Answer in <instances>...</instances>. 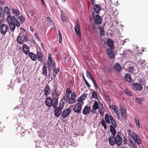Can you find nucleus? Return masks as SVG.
<instances>
[{"mask_svg":"<svg viewBox=\"0 0 148 148\" xmlns=\"http://www.w3.org/2000/svg\"><path fill=\"white\" fill-rule=\"evenodd\" d=\"M109 142L110 145H113L115 143V138H114V136H110L109 139Z\"/></svg>","mask_w":148,"mask_h":148,"instance_id":"obj_26","label":"nucleus"},{"mask_svg":"<svg viewBox=\"0 0 148 148\" xmlns=\"http://www.w3.org/2000/svg\"><path fill=\"white\" fill-rule=\"evenodd\" d=\"M136 142H134L132 141V140L130 141L131 144V145L134 148H136V145L135 143Z\"/></svg>","mask_w":148,"mask_h":148,"instance_id":"obj_49","label":"nucleus"},{"mask_svg":"<svg viewBox=\"0 0 148 148\" xmlns=\"http://www.w3.org/2000/svg\"><path fill=\"white\" fill-rule=\"evenodd\" d=\"M19 20L21 22L23 23L25 21V18L23 16H19Z\"/></svg>","mask_w":148,"mask_h":148,"instance_id":"obj_51","label":"nucleus"},{"mask_svg":"<svg viewBox=\"0 0 148 148\" xmlns=\"http://www.w3.org/2000/svg\"><path fill=\"white\" fill-rule=\"evenodd\" d=\"M110 119L111 121V123L113 127H117V125L116 123V122L112 117L111 115L109 116Z\"/></svg>","mask_w":148,"mask_h":148,"instance_id":"obj_28","label":"nucleus"},{"mask_svg":"<svg viewBox=\"0 0 148 148\" xmlns=\"http://www.w3.org/2000/svg\"><path fill=\"white\" fill-rule=\"evenodd\" d=\"M87 95V93H84L83 95L80 96L78 98L77 100V102H81V104H82V105H83L84 103L83 101L85 99Z\"/></svg>","mask_w":148,"mask_h":148,"instance_id":"obj_15","label":"nucleus"},{"mask_svg":"<svg viewBox=\"0 0 148 148\" xmlns=\"http://www.w3.org/2000/svg\"><path fill=\"white\" fill-rule=\"evenodd\" d=\"M80 24L78 21H77L75 26V31L78 36L80 37L81 34L80 32Z\"/></svg>","mask_w":148,"mask_h":148,"instance_id":"obj_7","label":"nucleus"},{"mask_svg":"<svg viewBox=\"0 0 148 148\" xmlns=\"http://www.w3.org/2000/svg\"><path fill=\"white\" fill-rule=\"evenodd\" d=\"M90 111H91L90 107L86 106L83 109L82 113L84 115H86L89 114Z\"/></svg>","mask_w":148,"mask_h":148,"instance_id":"obj_16","label":"nucleus"},{"mask_svg":"<svg viewBox=\"0 0 148 148\" xmlns=\"http://www.w3.org/2000/svg\"><path fill=\"white\" fill-rule=\"evenodd\" d=\"M4 15V13L3 9L0 7V17H3Z\"/></svg>","mask_w":148,"mask_h":148,"instance_id":"obj_47","label":"nucleus"},{"mask_svg":"<svg viewBox=\"0 0 148 148\" xmlns=\"http://www.w3.org/2000/svg\"><path fill=\"white\" fill-rule=\"evenodd\" d=\"M63 99L61 100L59 107L56 108L54 111V113L56 117L59 116L62 113V110L64 108V103L62 101Z\"/></svg>","mask_w":148,"mask_h":148,"instance_id":"obj_3","label":"nucleus"},{"mask_svg":"<svg viewBox=\"0 0 148 148\" xmlns=\"http://www.w3.org/2000/svg\"><path fill=\"white\" fill-rule=\"evenodd\" d=\"M99 29L100 30V34L101 35H103L104 34V28L102 27H99Z\"/></svg>","mask_w":148,"mask_h":148,"instance_id":"obj_42","label":"nucleus"},{"mask_svg":"<svg viewBox=\"0 0 148 148\" xmlns=\"http://www.w3.org/2000/svg\"><path fill=\"white\" fill-rule=\"evenodd\" d=\"M8 29V27L5 24H2L1 27V32L3 35L5 34Z\"/></svg>","mask_w":148,"mask_h":148,"instance_id":"obj_13","label":"nucleus"},{"mask_svg":"<svg viewBox=\"0 0 148 148\" xmlns=\"http://www.w3.org/2000/svg\"><path fill=\"white\" fill-rule=\"evenodd\" d=\"M92 81L93 82V83L94 84V85H95V86L96 87H97V86L95 82V80H94V79H93L92 80Z\"/></svg>","mask_w":148,"mask_h":148,"instance_id":"obj_62","label":"nucleus"},{"mask_svg":"<svg viewBox=\"0 0 148 148\" xmlns=\"http://www.w3.org/2000/svg\"><path fill=\"white\" fill-rule=\"evenodd\" d=\"M76 95L74 91L71 94V98L73 99L74 100H75V99L76 98Z\"/></svg>","mask_w":148,"mask_h":148,"instance_id":"obj_52","label":"nucleus"},{"mask_svg":"<svg viewBox=\"0 0 148 148\" xmlns=\"http://www.w3.org/2000/svg\"><path fill=\"white\" fill-rule=\"evenodd\" d=\"M9 24L10 31L12 32H14L16 24L11 23Z\"/></svg>","mask_w":148,"mask_h":148,"instance_id":"obj_35","label":"nucleus"},{"mask_svg":"<svg viewBox=\"0 0 148 148\" xmlns=\"http://www.w3.org/2000/svg\"><path fill=\"white\" fill-rule=\"evenodd\" d=\"M84 82H85V84H86V85L87 86L88 88L90 87V85L88 83V82L86 80L84 81Z\"/></svg>","mask_w":148,"mask_h":148,"instance_id":"obj_58","label":"nucleus"},{"mask_svg":"<svg viewBox=\"0 0 148 148\" xmlns=\"http://www.w3.org/2000/svg\"><path fill=\"white\" fill-rule=\"evenodd\" d=\"M44 91L46 95L49 94L50 92V89L49 86L48 85H47L45 86L44 89Z\"/></svg>","mask_w":148,"mask_h":148,"instance_id":"obj_34","label":"nucleus"},{"mask_svg":"<svg viewBox=\"0 0 148 148\" xmlns=\"http://www.w3.org/2000/svg\"><path fill=\"white\" fill-rule=\"evenodd\" d=\"M53 71V77L54 78L55 77L57 74L59 72L60 69L58 67L56 68L55 67H54V68H52Z\"/></svg>","mask_w":148,"mask_h":148,"instance_id":"obj_25","label":"nucleus"},{"mask_svg":"<svg viewBox=\"0 0 148 148\" xmlns=\"http://www.w3.org/2000/svg\"><path fill=\"white\" fill-rule=\"evenodd\" d=\"M115 143L118 145H120L121 143L122 139L119 135H117L115 138Z\"/></svg>","mask_w":148,"mask_h":148,"instance_id":"obj_18","label":"nucleus"},{"mask_svg":"<svg viewBox=\"0 0 148 148\" xmlns=\"http://www.w3.org/2000/svg\"><path fill=\"white\" fill-rule=\"evenodd\" d=\"M71 92V89L69 88H67L66 89V94L68 96H69L70 93Z\"/></svg>","mask_w":148,"mask_h":148,"instance_id":"obj_46","label":"nucleus"},{"mask_svg":"<svg viewBox=\"0 0 148 148\" xmlns=\"http://www.w3.org/2000/svg\"><path fill=\"white\" fill-rule=\"evenodd\" d=\"M45 104L48 107H50L53 103V100L50 97H48L46 99Z\"/></svg>","mask_w":148,"mask_h":148,"instance_id":"obj_17","label":"nucleus"},{"mask_svg":"<svg viewBox=\"0 0 148 148\" xmlns=\"http://www.w3.org/2000/svg\"><path fill=\"white\" fill-rule=\"evenodd\" d=\"M6 20L8 24L11 23H15L16 26L17 27H19L20 26V23L14 16H11L10 17H7Z\"/></svg>","mask_w":148,"mask_h":148,"instance_id":"obj_4","label":"nucleus"},{"mask_svg":"<svg viewBox=\"0 0 148 148\" xmlns=\"http://www.w3.org/2000/svg\"><path fill=\"white\" fill-rule=\"evenodd\" d=\"M108 45L111 48L113 47V41L110 39L108 40Z\"/></svg>","mask_w":148,"mask_h":148,"instance_id":"obj_39","label":"nucleus"},{"mask_svg":"<svg viewBox=\"0 0 148 148\" xmlns=\"http://www.w3.org/2000/svg\"><path fill=\"white\" fill-rule=\"evenodd\" d=\"M69 97V96H68L67 95L64 96L63 97V99H64L65 100L67 101V100L68 97Z\"/></svg>","mask_w":148,"mask_h":148,"instance_id":"obj_61","label":"nucleus"},{"mask_svg":"<svg viewBox=\"0 0 148 148\" xmlns=\"http://www.w3.org/2000/svg\"><path fill=\"white\" fill-rule=\"evenodd\" d=\"M136 101L139 103H141L143 101V99L142 98H136Z\"/></svg>","mask_w":148,"mask_h":148,"instance_id":"obj_53","label":"nucleus"},{"mask_svg":"<svg viewBox=\"0 0 148 148\" xmlns=\"http://www.w3.org/2000/svg\"><path fill=\"white\" fill-rule=\"evenodd\" d=\"M109 106L111 109L114 110V112L116 114L117 117L119 120H120V114L118 109L117 107L116 106L113 105H110Z\"/></svg>","mask_w":148,"mask_h":148,"instance_id":"obj_11","label":"nucleus"},{"mask_svg":"<svg viewBox=\"0 0 148 148\" xmlns=\"http://www.w3.org/2000/svg\"><path fill=\"white\" fill-rule=\"evenodd\" d=\"M52 94L53 99L56 98L58 99L60 94V92L59 89L57 88H56L53 91Z\"/></svg>","mask_w":148,"mask_h":148,"instance_id":"obj_9","label":"nucleus"},{"mask_svg":"<svg viewBox=\"0 0 148 148\" xmlns=\"http://www.w3.org/2000/svg\"><path fill=\"white\" fill-rule=\"evenodd\" d=\"M92 14L95 23V24H100L102 21L100 17L98 15H95V13L93 12L92 13Z\"/></svg>","mask_w":148,"mask_h":148,"instance_id":"obj_5","label":"nucleus"},{"mask_svg":"<svg viewBox=\"0 0 148 148\" xmlns=\"http://www.w3.org/2000/svg\"><path fill=\"white\" fill-rule=\"evenodd\" d=\"M61 16L62 17V20L64 21H66V20L64 14L63 13V12L62 11H61Z\"/></svg>","mask_w":148,"mask_h":148,"instance_id":"obj_50","label":"nucleus"},{"mask_svg":"<svg viewBox=\"0 0 148 148\" xmlns=\"http://www.w3.org/2000/svg\"><path fill=\"white\" fill-rule=\"evenodd\" d=\"M120 110H121V116L122 118L124 119L127 117L126 110L125 108H123V107L121 106L120 107Z\"/></svg>","mask_w":148,"mask_h":148,"instance_id":"obj_14","label":"nucleus"},{"mask_svg":"<svg viewBox=\"0 0 148 148\" xmlns=\"http://www.w3.org/2000/svg\"><path fill=\"white\" fill-rule=\"evenodd\" d=\"M42 74L43 75L46 76L47 74V70L46 67L45 66H44L42 67Z\"/></svg>","mask_w":148,"mask_h":148,"instance_id":"obj_37","label":"nucleus"},{"mask_svg":"<svg viewBox=\"0 0 148 148\" xmlns=\"http://www.w3.org/2000/svg\"><path fill=\"white\" fill-rule=\"evenodd\" d=\"M124 79L125 80L128 82H130L132 80L130 75L129 74H125Z\"/></svg>","mask_w":148,"mask_h":148,"instance_id":"obj_31","label":"nucleus"},{"mask_svg":"<svg viewBox=\"0 0 148 148\" xmlns=\"http://www.w3.org/2000/svg\"><path fill=\"white\" fill-rule=\"evenodd\" d=\"M67 101L69 103H73L75 102V100H74L73 99H72L71 98H70L69 97L67 100Z\"/></svg>","mask_w":148,"mask_h":148,"instance_id":"obj_41","label":"nucleus"},{"mask_svg":"<svg viewBox=\"0 0 148 148\" xmlns=\"http://www.w3.org/2000/svg\"><path fill=\"white\" fill-rule=\"evenodd\" d=\"M128 135L129 137L131 138V137H132V132L130 130H128Z\"/></svg>","mask_w":148,"mask_h":148,"instance_id":"obj_57","label":"nucleus"},{"mask_svg":"<svg viewBox=\"0 0 148 148\" xmlns=\"http://www.w3.org/2000/svg\"><path fill=\"white\" fill-rule=\"evenodd\" d=\"M93 8L95 12L97 13H98L101 10V6L97 4H95L93 5Z\"/></svg>","mask_w":148,"mask_h":148,"instance_id":"obj_21","label":"nucleus"},{"mask_svg":"<svg viewBox=\"0 0 148 148\" xmlns=\"http://www.w3.org/2000/svg\"><path fill=\"white\" fill-rule=\"evenodd\" d=\"M35 37L36 39L38 41H40V38L38 37V36L36 34H35Z\"/></svg>","mask_w":148,"mask_h":148,"instance_id":"obj_59","label":"nucleus"},{"mask_svg":"<svg viewBox=\"0 0 148 148\" xmlns=\"http://www.w3.org/2000/svg\"><path fill=\"white\" fill-rule=\"evenodd\" d=\"M92 97L94 99H97V94L96 92L95 91H94L92 92Z\"/></svg>","mask_w":148,"mask_h":148,"instance_id":"obj_45","label":"nucleus"},{"mask_svg":"<svg viewBox=\"0 0 148 148\" xmlns=\"http://www.w3.org/2000/svg\"><path fill=\"white\" fill-rule=\"evenodd\" d=\"M124 92L125 94L128 96H130L131 95V92L129 91H128L127 90H125Z\"/></svg>","mask_w":148,"mask_h":148,"instance_id":"obj_54","label":"nucleus"},{"mask_svg":"<svg viewBox=\"0 0 148 148\" xmlns=\"http://www.w3.org/2000/svg\"><path fill=\"white\" fill-rule=\"evenodd\" d=\"M36 58L38 61L42 62L43 61L42 55L41 52H38L36 54Z\"/></svg>","mask_w":148,"mask_h":148,"instance_id":"obj_20","label":"nucleus"},{"mask_svg":"<svg viewBox=\"0 0 148 148\" xmlns=\"http://www.w3.org/2000/svg\"><path fill=\"white\" fill-rule=\"evenodd\" d=\"M28 40V37L26 33L24 31L21 32L17 38V42L19 44H22L27 42Z\"/></svg>","mask_w":148,"mask_h":148,"instance_id":"obj_2","label":"nucleus"},{"mask_svg":"<svg viewBox=\"0 0 148 148\" xmlns=\"http://www.w3.org/2000/svg\"><path fill=\"white\" fill-rule=\"evenodd\" d=\"M52 64V58L51 55V54L49 53L48 55V58L47 60V65L49 68L50 69Z\"/></svg>","mask_w":148,"mask_h":148,"instance_id":"obj_22","label":"nucleus"},{"mask_svg":"<svg viewBox=\"0 0 148 148\" xmlns=\"http://www.w3.org/2000/svg\"><path fill=\"white\" fill-rule=\"evenodd\" d=\"M70 111L71 110L69 108L64 109L62 112V116L64 118H66L69 114Z\"/></svg>","mask_w":148,"mask_h":148,"instance_id":"obj_12","label":"nucleus"},{"mask_svg":"<svg viewBox=\"0 0 148 148\" xmlns=\"http://www.w3.org/2000/svg\"><path fill=\"white\" fill-rule=\"evenodd\" d=\"M86 73L87 77L89 79H90L92 80L93 79V77L89 72L86 71Z\"/></svg>","mask_w":148,"mask_h":148,"instance_id":"obj_40","label":"nucleus"},{"mask_svg":"<svg viewBox=\"0 0 148 148\" xmlns=\"http://www.w3.org/2000/svg\"><path fill=\"white\" fill-rule=\"evenodd\" d=\"M92 110H91V112L94 114L96 112V110L98 109V112L102 116L103 114V106L100 101L97 102L95 101L92 106Z\"/></svg>","mask_w":148,"mask_h":148,"instance_id":"obj_1","label":"nucleus"},{"mask_svg":"<svg viewBox=\"0 0 148 148\" xmlns=\"http://www.w3.org/2000/svg\"><path fill=\"white\" fill-rule=\"evenodd\" d=\"M53 103H52L51 106L54 108H56L58 106V99L54 98L53 99Z\"/></svg>","mask_w":148,"mask_h":148,"instance_id":"obj_30","label":"nucleus"},{"mask_svg":"<svg viewBox=\"0 0 148 148\" xmlns=\"http://www.w3.org/2000/svg\"><path fill=\"white\" fill-rule=\"evenodd\" d=\"M29 47L26 45L24 44L23 47V52L26 54H28L29 52Z\"/></svg>","mask_w":148,"mask_h":148,"instance_id":"obj_24","label":"nucleus"},{"mask_svg":"<svg viewBox=\"0 0 148 148\" xmlns=\"http://www.w3.org/2000/svg\"><path fill=\"white\" fill-rule=\"evenodd\" d=\"M131 137H133V139L134 142H136V143L138 145H140L141 143V141L139 138V136L136 133L132 132V135Z\"/></svg>","mask_w":148,"mask_h":148,"instance_id":"obj_8","label":"nucleus"},{"mask_svg":"<svg viewBox=\"0 0 148 148\" xmlns=\"http://www.w3.org/2000/svg\"><path fill=\"white\" fill-rule=\"evenodd\" d=\"M113 68L117 72H120L121 70V66L120 64L118 63H116L114 64Z\"/></svg>","mask_w":148,"mask_h":148,"instance_id":"obj_19","label":"nucleus"},{"mask_svg":"<svg viewBox=\"0 0 148 148\" xmlns=\"http://www.w3.org/2000/svg\"><path fill=\"white\" fill-rule=\"evenodd\" d=\"M91 2V4L92 5H93L94 3H95V0H90Z\"/></svg>","mask_w":148,"mask_h":148,"instance_id":"obj_63","label":"nucleus"},{"mask_svg":"<svg viewBox=\"0 0 148 148\" xmlns=\"http://www.w3.org/2000/svg\"><path fill=\"white\" fill-rule=\"evenodd\" d=\"M83 106L82 104L80 103H77L75 104L74 108L73 109V110L75 112L77 113H79L80 112L82 106Z\"/></svg>","mask_w":148,"mask_h":148,"instance_id":"obj_6","label":"nucleus"},{"mask_svg":"<svg viewBox=\"0 0 148 148\" xmlns=\"http://www.w3.org/2000/svg\"><path fill=\"white\" fill-rule=\"evenodd\" d=\"M115 127H113L112 125H111L110 127V131L112 134L113 136H115L116 134V131Z\"/></svg>","mask_w":148,"mask_h":148,"instance_id":"obj_32","label":"nucleus"},{"mask_svg":"<svg viewBox=\"0 0 148 148\" xmlns=\"http://www.w3.org/2000/svg\"><path fill=\"white\" fill-rule=\"evenodd\" d=\"M107 53L108 55L110 58H113L114 57V53L112 50L110 49L107 50Z\"/></svg>","mask_w":148,"mask_h":148,"instance_id":"obj_23","label":"nucleus"},{"mask_svg":"<svg viewBox=\"0 0 148 148\" xmlns=\"http://www.w3.org/2000/svg\"><path fill=\"white\" fill-rule=\"evenodd\" d=\"M106 99L107 100H108V101H110V98H109V97L107 96H106Z\"/></svg>","mask_w":148,"mask_h":148,"instance_id":"obj_64","label":"nucleus"},{"mask_svg":"<svg viewBox=\"0 0 148 148\" xmlns=\"http://www.w3.org/2000/svg\"><path fill=\"white\" fill-rule=\"evenodd\" d=\"M104 119L106 122L108 124L110 123V119L108 114H106L105 115Z\"/></svg>","mask_w":148,"mask_h":148,"instance_id":"obj_36","label":"nucleus"},{"mask_svg":"<svg viewBox=\"0 0 148 148\" xmlns=\"http://www.w3.org/2000/svg\"><path fill=\"white\" fill-rule=\"evenodd\" d=\"M6 13L7 14V17H10L11 16L10 9H8V10H6Z\"/></svg>","mask_w":148,"mask_h":148,"instance_id":"obj_56","label":"nucleus"},{"mask_svg":"<svg viewBox=\"0 0 148 148\" xmlns=\"http://www.w3.org/2000/svg\"><path fill=\"white\" fill-rule=\"evenodd\" d=\"M129 71L130 72H132L134 71V67L133 66H130L127 68Z\"/></svg>","mask_w":148,"mask_h":148,"instance_id":"obj_55","label":"nucleus"},{"mask_svg":"<svg viewBox=\"0 0 148 148\" xmlns=\"http://www.w3.org/2000/svg\"><path fill=\"white\" fill-rule=\"evenodd\" d=\"M12 10V13L15 16H18L20 14V13L19 10L16 9L12 8L11 9Z\"/></svg>","mask_w":148,"mask_h":148,"instance_id":"obj_29","label":"nucleus"},{"mask_svg":"<svg viewBox=\"0 0 148 148\" xmlns=\"http://www.w3.org/2000/svg\"><path fill=\"white\" fill-rule=\"evenodd\" d=\"M132 88L137 91H140L142 90L143 87L141 85L138 83H136L132 84Z\"/></svg>","mask_w":148,"mask_h":148,"instance_id":"obj_10","label":"nucleus"},{"mask_svg":"<svg viewBox=\"0 0 148 148\" xmlns=\"http://www.w3.org/2000/svg\"><path fill=\"white\" fill-rule=\"evenodd\" d=\"M27 88L26 85H22L20 89L21 93L22 94H24L25 92L27 90Z\"/></svg>","mask_w":148,"mask_h":148,"instance_id":"obj_33","label":"nucleus"},{"mask_svg":"<svg viewBox=\"0 0 148 148\" xmlns=\"http://www.w3.org/2000/svg\"><path fill=\"white\" fill-rule=\"evenodd\" d=\"M28 53L30 58L33 61H34L36 60V56L35 54L32 52H29Z\"/></svg>","mask_w":148,"mask_h":148,"instance_id":"obj_27","label":"nucleus"},{"mask_svg":"<svg viewBox=\"0 0 148 148\" xmlns=\"http://www.w3.org/2000/svg\"><path fill=\"white\" fill-rule=\"evenodd\" d=\"M134 119L136 125L140 128V125L139 119L136 116L134 117Z\"/></svg>","mask_w":148,"mask_h":148,"instance_id":"obj_38","label":"nucleus"},{"mask_svg":"<svg viewBox=\"0 0 148 148\" xmlns=\"http://www.w3.org/2000/svg\"><path fill=\"white\" fill-rule=\"evenodd\" d=\"M145 62V60H140L139 62V63L140 64H144Z\"/></svg>","mask_w":148,"mask_h":148,"instance_id":"obj_60","label":"nucleus"},{"mask_svg":"<svg viewBox=\"0 0 148 148\" xmlns=\"http://www.w3.org/2000/svg\"><path fill=\"white\" fill-rule=\"evenodd\" d=\"M46 20L48 23L50 25L52 24V21L51 18L49 17H48L46 18Z\"/></svg>","mask_w":148,"mask_h":148,"instance_id":"obj_48","label":"nucleus"},{"mask_svg":"<svg viewBox=\"0 0 148 148\" xmlns=\"http://www.w3.org/2000/svg\"><path fill=\"white\" fill-rule=\"evenodd\" d=\"M139 82L140 83L143 85H145L146 84L145 79L144 78H140L139 79Z\"/></svg>","mask_w":148,"mask_h":148,"instance_id":"obj_43","label":"nucleus"},{"mask_svg":"<svg viewBox=\"0 0 148 148\" xmlns=\"http://www.w3.org/2000/svg\"><path fill=\"white\" fill-rule=\"evenodd\" d=\"M101 124L102 125L103 127L105 129H107V125L106 124L105 122L103 119L101 121Z\"/></svg>","mask_w":148,"mask_h":148,"instance_id":"obj_44","label":"nucleus"}]
</instances>
